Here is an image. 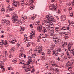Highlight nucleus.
<instances>
[{
  "mask_svg": "<svg viewBox=\"0 0 74 74\" xmlns=\"http://www.w3.org/2000/svg\"><path fill=\"white\" fill-rule=\"evenodd\" d=\"M3 55L4 56H8V53H7V51L6 50H4L3 51Z\"/></svg>",
  "mask_w": 74,
  "mask_h": 74,
  "instance_id": "obj_10",
  "label": "nucleus"
},
{
  "mask_svg": "<svg viewBox=\"0 0 74 74\" xmlns=\"http://www.w3.org/2000/svg\"><path fill=\"white\" fill-rule=\"evenodd\" d=\"M59 34H62V33H63V32H62V31H59Z\"/></svg>",
  "mask_w": 74,
  "mask_h": 74,
  "instance_id": "obj_54",
  "label": "nucleus"
},
{
  "mask_svg": "<svg viewBox=\"0 0 74 74\" xmlns=\"http://www.w3.org/2000/svg\"><path fill=\"white\" fill-rule=\"evenodd\" d=\"M11 16H12V21L13 23H17L16 21L17 19H18V16L17 15L15 14H13L11 15Z\"/></svg>",
  "mask_w": 74,
  "mask_h": 74,
  "instance_id": "obj_1",
  "label": "nucleus"
},
{
  "mask_svg": "<svg viewBox=\"0 0 74 74\" xmlns=\"http://www.w3.org/2000/svg\"><path fill=\"white\" fill-rule=\"evenodd\" d=\"M30 26L32 28H33V25L32 24H30Z\"/></svg>",
  "mask_w": 74,
  "mask_h": 74,
  "instance_id": "obj_55",
  "label": "nucleus"
},
{
  "mask_svg": "<svg viewBox=\"0 0 74 74\" xmlns=\"http://www.w3.org/2000/svg\"><path fill=\"white\" fill-rule=\"evenodd\" d=\"M20 21H19V24L20 25H21L22 24V22H21V19H19Z\"/></svg>",
  "mask_w": 74,
  "mask_h": 74,
  "instance_id": "obj_47",
  "label": "nucleus"
},
{
  "mask_svg": "<svg viewBox=\"0 0 74 74\" xmlns=\"http://www.w3.org/2000/svg\"><path fill=\"white\" fill-rule=\"evenodd\" d=\"M67 44V42H64V45H66Z\"/></svg>",
  "mask_w": 74,
  "mask_h": 74,
  "instance_id": "obj_60",
  "label": "nucleus"
},
{
  "mask_svg": "<svg viewBox=\"0 0 74 74\" xmlns=\"http://www.w3.org/2000/svg\"><path fill=\"white\" fill-rule=\"evenodd\" d=\"M35 24L36 25H39V24H40V22H36L35 23Z\"/></svg>",
  "mask_w": 74,
  "mask_h": 74,
  "instance_id": "obj_32",
  "label": "nucleus"
},
{
  "mask_svg": "<svg viewBox=\"0 0 74 74\" xmlns=\"http://www.w3.org/2000/svg\"><path fill=\"white\" fill-rule=\"evenodd\" d=\"M14 49H12L11 48V49H10L11 52H14Z\"/></svg>",
  "mask_w": 74,
  "mask_h": 74,
  "instance_id": "obj_46",
  "label": "nucleus"
},
{
  "mask_svg": "<svg viewBox=\"0 0 74 74\" xmlns=\"http://www.w3.org/2000/svg\"><path fill=\"white\" fill-rule=\"evenodd\" d=\"M72 68H71V67H69L68 68V70H69V71H70V70H71Z\"/></svg>",
  "mask_w": 74,
  "mask_h": 74,
  "instance_id": "obj_45",
  "label": "nucleus"
},
{
  "mask_svg": "<svg viewBox=\"0 0 74 74\" xmlns=\"http://www.w3.org/2000/svg\"><path fill=\"white\" fill-rule=\"evenodd\" d=\"M53 33H52V32L50 31L49 34L50 36H53Z\"/></svg>",
  "mask_w": 74,
  "mask_h": 74,
  "instance_id": "obj_29",
  "label": "nucleus"
},
{
  "mask_svg": "<svg viewBox=\"0 0 74 74\" xmlns=\"http://www.w3.org/2000/svg\"><path fill=\"white\" fill-rule=\"evenodd\" d=\"M36 48H37V49H41V46H39L38 47H36Z\"/></svg>",
  "mask_w": 74,
  "mask_h": 74,
  "instance_id": "obj_36",
  "label": "nucleus"
},
{
  "mask_svg": "<svg viewBox=\"0 0 74 74\" xmlns=\"http://www.w3.org/2000/svg\"><path fill=\"white\" fill-rule=\"evenodd\" d=\"M47 53L48 55L51 56V51H50V50L48 49L47 51Z\"/></svg>",
  "mask_w": 74,
  "mask_h": 74,
  "instance_id": "obj_17",
  "label": "nucleus"
},
{
  "mask_svg": "<svg viewBox=\"0 0 74 74\" xmlns=\"http://www.w3.org/2000/svg\"><path fill=\"white\" fill-rule=\"evenodd\" d=\"M69 45L70 46H71V47L72 46L73 44H70V43H69V44H68V45Z\"/></svg>",
  "mask_w": 74,
  "mask_h": 74,
  "instance_id": "obj_57",
  "label": "nucleus"
},
{
  "mask_svg": "<svg viewBox=\"0 0 74 74\" xmlns=\"http://www.w3.org/2000/svg\"><path fill=\"white\" fill-rule=\"evenodd\" d=\"M3 27V26L1 25H0V29H1L2 28V27Z\"/></svg>",
  "mask_w": 74,
  "mask_h": 74,
  "instance_id": "obj_63",
  "label": "nucleus"
},
{
  "mask_svg": "<svg viewBox=\"0 0 74 74\" xmlns=\"http://www.w3.org/2000/svg\"><path fill=\"white\" fill-rule=\"evenodd\" d=\"M70 16H73V13H71L70 14Z\"/></svg>",
  "mask_w": 74,
  "mask_h": 74,
  "instance_id": "obj_58",
  "label": "nucleus"
},
{
  "mask_svg": "<svg viewBox=\"0 0 74 74\" xmlns=\"http://www.w3.org/2000/svg\"><path fill=\"white\" fill-rule=\"evenodd\" d=\"M24 51V48L23 47H21L20 49V52H22V51Z\"/></svg>",
  "mask_w": 74,
  "mask_h": 74,
  "instance_id": "obj_24",
  "label": "nucleus"
},
{
  "mask_svg": "<svg viewBox=\"0 0 74 74\" xmlns=\"http://www.w3.org/2000/svg\"><path fill=\"white\" fill-rule=\"evenodd\" d=\"M12 62H14V63H16V62H17V60H16V59L13 60H12Z\"/></svg>",
  "mask_w": 74,
  "mask_h": 74,
  "instance_id": "obj_34",
  "label": "nucleus"
},
{
  "mask_svg": "<svg viewBox=\"0 0 74 74\" xmlns=\"http://www.w3.org/2000/svg\"><path fill=\"white\" fill-rule=\"evenodd\" d=\"M8 44V42L7 41H5L4 45H7Z\"/></svg>",
  "mask_w": 74,
  "mask_h": 74,
  "instance_id": "obj_40",
  "label": "nucleus"
},
{
  "mask_svg": "<svg viewBox=\"0 0 74 74\" xmlns=\"http://www.w3.org/2000/svg\"><path fill=\"white\" fill-rule=\"evenodd\" d=\"M4 42H5V41H4V40H2L1 41V43H2V44H4Z\"/></svg>",
  "mask_w": 74,
  "mask_h": 74,
  "instance_id": "obj_56",
  "label": "nucleus"
},
{
  "mask_svg": "<svg viewBox=\"0 0 74 74\" xmlns=\"http://www.w3.org/2000/svg\"><path fill=\"white\" fill-rule=\"evenodd\" d=\"M29 61H27L26 63L27 65H29L31 63V62H32V58H31V57H29Z\"/></svg>",
  "mask_w": 74,
  "mask_h": 74,
  "instance_id": "obj_6",
  "label": "nucleus"
},
{
  "mask_svg": "<svg viewBox=\"0 0 74 74\" xmlns=\"http://www.w3.org/2000/svg\"><path fill=\"white\" fill-rule=\"evenodd\" d=\"M72 24L71 26H73V25H74V22L73 21L72 22Z\"/></svg>",
  "mask_w": 74,
  "mask_h": 74,
  "instance_id": "obj_59",
  "label": "nucleus"
},
{
  "mask_svg": "<svg viewBox=\"0 0 74 74\" xmlns=\"http://www.w3.org/2000/svg\"><path fill=\"white\" fill-rule=\"evenodd\" d=\"M22 18L23 19V21H24V20H25L26 19H27V16H25L23 17L22 16Z\"/></svg>",
  "mask_w": 74,
  "mask_h": 74,
  "instance_id": "obj_25",
  "label": "nucleus"
},
{
  "mask_svg": "<svg viewBox=\"0 0 74 74\" xmlns=\"http://www.w3.org/2000/svg\"><path fill=\"white\" fill-rule=\"evenodd\" d=\"M64 35L65 36H66L68 34V33H66V32H65L64 33Z\"/></svg>",
  "mask_w": 74,
  "mask_h": 74,
  "instance_id": "obj_41",
  "label": "nucleus"
},
{
  "mask_svg": "<svg viewBox=\"0 0 74 74\" xmlns=\"http://www.w3.org/2000/svg\"><path fill=\"white\" fill-rule=\"evenodd\" d=\"M53 41L55 44H57L58 43V38L54 39Z\"/></svg>",
  "mask_w": 74,
  "mask_h": 74,
  "instance_id": "obj_19",
  "label": "nucleus"
},
{
  "mask_svg": "<svg viewBox=\"0 0 74 74\" xmlns=\"http://www.w3.org/2000/svg\"><path fill=\"white\" fill-rule=\"evenodd\" d=\"M45 19H46L49 21H52L53 20V18L52 17H49V15H47L45 18Z\"/></svg>",
  "mask_w": 74,
  "mask_h": 74,
  "instance_id": "obj_2",
  "label": "nucleus"
},
{
  "mask_svg": "<svg viewBox=\"0 0 74 74\" xmlns=\"http://www.w3.org/2000/svg\"><path fill=\"white\" fill-rule=\"evenodd\" d=\"M69 25H72V22H71V23L69 22Z\"/></svg>",
  "mask_w": 74,
  "mask_h": 74,
  "instance_id": "obj_62",
  "label": "nucleus"
},
{
  "mask_svg": "<svg viewBox=\"0 0 74 74\" xmlns=\"http://www.w3.org/2000/svg\"><path fill=\"white\" fill-rule=\"evenodd\" d=\"M35 37V31L34 30H33L32 32L31 33L30 36V37L31 39H32L33 37Z\"/></svg>",
  "mask_w": 74,
  "mask_h": 74,
  "instance_id": "obj_4",
  "label": "nucleus"
},
{
  "mask_svg": "<svg viewBox=\"0 0 74 74\" xmlns=\"http://www.w3.org/2000/svg\"><path fill=\"white\" fill-rule=\"evenodd\" d=\"M6 2L8 4L10 2V0H6Z\"/></svg>",
  "mask_w": 74,
  "mask_h": 74,
  "instance_id": "obj_53",
  "label": "nucleus"
},
{
  "mask_svg": "<svg viewBox=\"0 0 74 74\" xmlns=\"http://www.w3.org/2000/svg\"><path fill=\"white\" fill-rule=\"evenodd\" d=\"M50 69L51 70H53L54 71L55 70V69H54V68H52V67H51L50 68Z\"/></svg>",
  "mask_w": 74,
  "mask_h": 74,
  "instance_id": "obj_48",
  "label": "nucleus"
},
{
  "mask_svg": "<svg viewBox=\"0 0 74 74\" xmlns=\"http://www.w3.org/2000/svg\"><path fill=\"white\" fill-rule=\"evenodd\" d=\"M35 17H35V16H33L32 17L31 19H32V20H34V18H35Z\"/></svg>",
  "mask_w": 74,
  "mask_h": 74,
  "instance_id": "obj_43",
  "label": "nucleus"
},
{
  "mask_svg": "<svg viewBox=\"0 0 74 74\" xmlns=\"http://www.w3.org/2000/svg\"><path fill=\"white\" fill-rule=\"evenodd\" d=\"M20 62H19V63L20 64H24L25 63V61L24 60H21V59H19Z\"/></svg>",
  "mask_w": 74,
  "mask_h": 74,
  "instance_id": "obj_14",
  "label": "nucleus"
},
{
  "mask_svg": "<svg viewBox=\"0 0 74 74\" xmlns=\"http://www.w3.org/2000/svg\"><path fill=\"white\" fill-rule=\"evenodd\" d=\"M17 42V40H13L12 41H10V42L12 44H15V42Z\"/></svg>",
  "mask_w": 74,
  "mask_h": 74,
  "instance_id": "obj_15",
  "label": "nucleus"
},
{
  "mask_svg": "<svg viewBox=\"0 0 74 74\" xmlns=\"http://www.w3.org/2000/svg\"><path fill=\"white\" fill-rule=\"evenodd\" d=\"M42 51L41 49H38V53H42Z\"/></svg>",
  "mask_w": 74,
  "mask_h": 74,
  "instance_id": "obj_21",
  "label": "nucleus"
},
{
  "mask_svg": "<svg viewBox=\"0 0 74 74\" xmlns=\"http://www.w3.org/2000/svg\"><path fill=\"white\" fill-rule=\"evenodd\" d=\"M24 38H26V40L25 39V41H29V39L28 38V37H27V35H24Z\"/></svg>",
  "mask_w": 74,
  "mask_h": 74,
  "instance_id": "obj_16",
  "label": "nucleus"
},
{
  "mask_svg": "<svg viewBox=\"0 0 74 74\" xmlns=\"http://www.w3.org/2000/svg\"><path fill=\"white\" fill-rule=\"evenodd\" d=\"M45 24L46 26H47L49 27V26L50 25V21H49L47 20H45Z\"/></svg>",
  "mask_w": 74,
  "mask_h": 74,
  "instance_id": "obj_7",
  "label": "nucleus"
},
{
  "mask_svg": "<svg viewBox=\"0 0 74 74\" xmlns=\"http://www.w3.org/2000/svg\"><path fill=\"white\" fill-rule=\"evenodd\" d=\"M25 43H26L27 47H29L30 46V42L29 41H25Z\"/></svg>",
  "mask_w": 74,
  "mask_h": 74,
  "instance_id": "obj_8",
  "label": "nucleus"
},
{
  "mask_svg": "<svg viewBox=\"0 0 74 74\" xmlns=\"http://www.w3.org/2000/svg\"><path fill=\"white\" fill-rule=\"evenodd\" d=\"M52 21V22H53V23L56 22V20H55L54 19V18H53V20L52 21Z\"/></svg>",
  "mask_w": 74,
  "mask_h": 74,
  "instance_id": "obj_50",
  "label": "nucleus"
},
{
  "mask_svg": "<svg viewBox=\"0 0 74 74\" xmlns=\"http://www.w3.org/2000/svg\"><path fill=\"white\" fill-rule=\"evenodd\" d=\"M1 12H2L3 13H4V12H5V9L4 8H2L1 10Z\"/></svg>",
  "mask_w": 74,
  "mask_h": 74,
  "instance_id": "obj_26",
  "label": "nucleus"
},
{
  "mask_svg": "<svg viewBox=\"0 0 74 74\" xmlns=\"http://www.w3.org/2000/svg\"><path fill=\"white\" fill-rule=\"evenodd\" d=\"M3 23H4L5 24L7 25H10V20H3L2 21Z\"/></svg>",
  "mask_w": 74,
  "mask_h": 74,
  "instance_id": "obj_3",
  "label": "nucleus"
},
{
  "mask_svg": "<svg viewBox=\"0 0 74 74\" xmlns=\"http://www.w3.org/2000/svg\"><path fill=\"white\" fill-rule=\"evenodd\" d=\"M50 8H51V10H55L56 8V7L55 5H53L51 7H50Z\"/></svg>",
  "mask_w": 74,
  "mask_h": 74,
  "instance_id": "obj_13",
  "label": "nucleus"
},
{
  "mask_svg": "<svg viewBox=\"0 0 74 74\" xmlns=\"http://www.w3.org/2000/svg\"><path fill=\"white\" fill-rule=\"evenodd\" d=\"M16 48H19V44L17 43L16 45Z\"/></svg>",
  "mask_w": 74,
  "mask_h": 74,
  "instance_id": "obj_42",
  "label": "nucleus"
},
{
  "mask_svg": "<svg viewBox=\"0 0 74 74\" xmlns=\"http://www.w3.org/2000/svg\"><path fill=\"white\" fill-rule=\"evenodd\" d=\"M8 10H9V11H13L14 10V8H10V7L8 8Z\"/></svg>",
  "mask_w": 74,
  "mask_h": 74,
  "instance_id": "obj_20",
  "label": "nucleus"
},
{
  "mask_svg": "<svg viewBox=\"0 0 74 74\" xmlns=\"http://www.w3.org/2000/svg\"><path fill=\"white\" fill-rule=\"evenodd\" d=\"M13 56H12V54H10L9 56V58H11V57H12Z\"/></svg>",
  "mask_w": 74,
  "mask_h": 74,
  "instance_id": "obj_51",
  "label": "nucleus"
},
{
  "mask_svg": "<svg viewBox=\"0 0 74 74\" xmlns=\"http://www.w3.org/2000/svg\"><path fill=\"white\" fill-rule=\"evenodd\" d=\"M51 29L50 31V32H52V33H54V32L53 30H54V29H53V27H51Z\"/></svg>",
  "mask_w": 74,
  "mask_h": 74,
  "instance_id": "obj_28",
  "label": "nucleus"
},
{
  "mask_svg": "<svg viewBox=\"0 0 74 74\" xmlns=\"http://www.w3.org/2000/svg\"><path fill=\"white\" fill-rule=\"evenodd\" d=\"M32 69V66L29 67L28 68H26L25 69V71L26 72L27 74H30V72Z\"/></svg>",
  "mask_w": 74,
  "mask_h": 74,
  "instance_id": "obj_5",
  "label": "nucleus"
},
{
  "mask_svg": "<svg viewBox=\"0 0 74 74\" xmlns=\"http://www.w3.org/2000/svg\"><path fill=\"white\" fill-rule=\"evenodd\" d=\"M66 20V16L64 15H62L61 16V20L62 21H64Z\"/></svg>",
  "mask_w": 74,
  "mask_h": 74,
  "instance_id": "obj_12",
  "label": "nucleus"
},
{
  "mask_svg": "<svg viewBox=\"0 0 74 74\" xmlns=\"http://www.w3.org/2000/svg\"><path fill=\"white\" fill-rule=\"evenodd\" d=\"M12 49H13L14 50L15 49V47H13L12 48Z\"/></svg>",
  "mask_w": 74,
  "mask_h": 74,
  "instance_id": "obj_61",
  "label": "nucleus"
},
{
  "mask_svg": "<svg viewBox=\"0 0 74 74\" xmlns=\"http://www.w3.org/2000/svg\"><path fill=\"white\" fill-rule=\"evenodd\" d=\"M53 55H56V56H58V55H59V53H58V51H56L55 52L53 53Z\"/></svg>",
  "mask_w": 74,
  "mask_h": 74,
  "instance_id": "obj_18",
  "label": "nucleus"
},
{
  "mask_svg": "<svg viewBox=\"0 0 74 74\" xmlns=\"http://www.w3.org/2000/svg\"><path fill=\"white\" fill-rule=\"evenodd\" d=\"M56 65V64L55 62H53V64H52V66H55Z\"/></svg>",
  "mask_w": 74,
  "mask_h": 74,
  "instance_id": "obj_52",
  "label": "nucleus"
},
{
  "mask_svg": "<svg viewBox=\"0 0 74 74\" xmlns=\"http://www.w3.org/2000/svg\"><path fill=\"white\" fill-rule=\"evenodd\" d=\"M70 53H72V54L73 53H74V49H73L71 50L70 51Z\"/></svg>",
  "mask_w": 74,
  "mask_h": 74,
  "instance_id": "obj_30",
  "label": "nucleus"
},
{
  "mask_svg": "<svg viewBox=\"0 0 74 74\" xmlns=\"http://www.w3.org/2000/svg\"><path fill=\"white\" fill-rule=\"evenodd\" d=\"M32 49H30L29 50V51L28 52V54L29 55L32 54Z\"/></svg>",
  "mask_w": 74,
  "mask_h": 74,
  "instance_id": "obj_27",
  "label": "nucleus"
},
{
  "mask_svg": "<svg viewBox=\"0 0 74 74\" xmlns=\"http://www.w3.org/2000/svg\"><path fill=\"white\" fill-rule=\"evenodd\" d=\"M53 39H56V38H57V35H54L53 36Z\"/></svg>",
  "mask_w": 74,
  "mask_h": 74,
  "instance_id": "obj_31",
  "label": "nucleus"
},
{
  "mask_svg": "<svg viewBox=\"0 0 74 74\" xmlns=\"http://www.w3.org/2000/svg\"><path fill=\"white\" fill-rule=\"evenodd\" d=\"M68 9L69 11H70L72 10V8H71L70 7V8Z\"/></svg>",
  "mask_w": 74,
  "mask_h": 74,
  "instance_id": "obj_49",
  "label": "nucleus"
},
{
  "mask_svg": "<svg viewBox=\"0 0 74 74\" xmlns=\"http://www.w3.org/2000/svg\"><path fill=\"white\" fill-rule=\"evenodd\" d=\"M40 38H42V39L43 41L45 42V41H46V39H45V37H43L42 36H41V34L40 35V36L38 37L37 39V41H40L39 39H40Z\"/></svg>",
  "mask_w": 74,
  "mask_h": 74,
  "instance_id": "obj_9",
  "label": "nucleus"
},
{
  "mask_svg": "<svg viewBox=\"0 0 74 74\" xmlns=\"http://www.w3.org/2000/svg\"><path fill=\"white\" fill-rule=\"evenodd\" d=\"M57 51L58 52H61L62 50H61V49H60L58 48Z\"/></svg>",
  "mask_w": 74,
  "mask_h": 74,
  "instance_id": "obj_35",
  "label": "nucleus"
},
{
  "mask_svg": "<svg viewBox=\"0 0 74 74\" xmlns=\"http://www.w3.org/2000/svg\"><path fill=\"white\" fill-rule=\"evenodd\" d=\"M23 30H24V28H21L19 30V32H22Z\"/></svg>",
  "mask_w": 74,
  "mask_h": 74,
  "instance_id": "obj_33",
  "label": "nucleus"
},
{
  "mask_svg": "<svg viewBox=\"0 0 74 74\" xmlns=\"http://www.w3.org/2000/svg\"><path fill=\"white\" fill-rule=\"evenodd\" d=\"M13 5L16 4V1H14L13 3Z\"/></svg>",
  "mask_w": 74,
  "mask_h": 74,
  "instance_id": "obj_44",
  "label": "nucleus"
},
{
  "mask_svg": "<svg viewBox=\"0 0 74 74\" xmlns=\"http://www.w3.org/2000/svg\"><path fill=\"white\" fill-rule=\"evenodd\" d=\"M37 30L38 32H41V29H42V27L40 25H39L37 28Z\"/></svg>",
  "mask_w": 74,
  "mask_h": 74,
  "instance_id": "obj_11",
  "label": "nucleus"
},
{
  "mask_svg": "<svg viewBox=\"0 0 74 74\" xmlns=\"http://www.w3.org/2000/svg\"><path fill=\"white\" fill-rule=\"evenodd\" d=\"M67 5L69 6L71 5V3L70 2L68 3H67Z\"/></svg>",
  "mask_w": 74,
  "mask_h": 74,
  "instance_id": "obj_39",
  "label": "nucleus"
},
{
  "mask_svg": "<svg viewBox=\"0 0 74 74\" xmlns=\"http://www.w3.org/2000/svg\"><path fill=\"white\" fill-rule=\"evenodd\" d=\"M43 33H45V32H47V29H45V27H43V30H42Z\"/></svg>",
  "mask_w": 74,
  "mask_h": 74,
  "instance_id": "obj_22",
  "label": "nucleus"
},
{
  "mask_svg": "<svg viewBox=\"0 0 74 74\" xmlns=\"http://www.w3.org/2000/svg\"><path fill=\"white\" fill-rule=\"evenodd\" d=\"M70 47L71 46L70 45H68V49H69L68 50L69 51H70Z\"/></svg>",
  "mask_w": 74,
  "mask_h": 74,
  "instance_id": "obj_38",
  "label": "nucleus"
},
{
  "mask_svg": "<svg viewBox=\"0 0 74 74\" xmlns=\"http://www.w3.org/2000/svg\"><path fill=\"white\" fill-rule=\"evenodd\" d=\"M59 27H56L55 28L56 31V32H59Z\"/></svg>",
  "mask_w": 74,
  "mask_h": 74,
  "instance_id": "obj_23",
  "label": "nucleus"
},
{
  "mask_svg": "<svg viewBox=\"0 0 74 74\" xmlns=\"http://www.w3.org/2000/svg\"><path fill=\"white\" fill-rule=\"evenodd\" d=\"M46 67H49V65L48 64H46Z\"/></svg>",
  "mask_w": 74,
  "mask_h": 74,
  "instance_id": "obj_37",
  "label": "nucleus"
},
{
  "mask_svg": "<svg viewBox=\"0 0 74 74\" xmlns=\"http://www.w3.org/2000/svg\"><path fill=\"white\" fill-rule=\"evenodd\" d=\"M62 46H64V42H62Z\"/></svg>",
  "mask_w": 74,
  "mask_h": 74,
  "instance_id": "obj_64",
  "label": "nucleus"
}]
</instances>
